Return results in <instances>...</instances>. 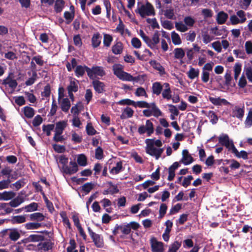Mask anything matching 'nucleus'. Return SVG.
I'll list each match as a JSON object with an SVG mask.
<instances>
[{
	"label": "nucleus",
	"mask_w": 252,
	"mask_h": 252,
	"mask_svg": "<svg viewBox=\"0 0 252 252\" xmlns=\"http://www.w3.org/2000/svg\"><path fill=\"white\" fill-rule=\"evenodd\" d=\"M140 134L146 133L148 136H151L154 132V127L151 120H147L145 125L140 126L137 129Z\"/></svg>",
	"instance_id": "obj_6"
},
{
	"label": "nucleus",
	"mask_w": 252,
	"mask_h": 252,
	"mask_svg": "<svg viewBox=\"0 0 252 252\" xmlns=\"http://www.w3.org/2000/svg\"><path fill=\"white\" fill-rule=\"evenodd\" d=\"M209 100L212 104L216 106L226 105L229 104V102L225 99L221 98L219 97L209 96Z\"/></svg>",
	"instance_id": "obj_13"
},
{
	"label": "nucleus",
	"mask_w": 252,
	"mask_h": 252,
	"mask_svg": "<svg viewBox=\"0 0 252 252\" xmlns=\"http://www.w3.org/2000/svg\"><path fill=\"white\" fill-rule=\"evenodd\" d=\"M67 126V121L58 122L55 125V132L63 133V131Z\"/></svg>",
	"instance_id": "obj_17"
},
{
	"label": "nucleus",
	"mask_w": 252,
	"mask_h": 252,
	"mask_svg": "<svg viewBox=\"0 0 252 252\" xmlns=\"http://www.w3.org/2000/svg\"><path fill=\"white\" fill-rule=\"evenodd\" d=\"M245 71L247 79L249 82L252 83V67L250 66L246 68Z\"/></svg>",
	"instance_id": "obj_62"
},
{
	"label": "nucleus",
	"mask_w": 252,
	"mask_h": 252,
	"mask_svg": "<svg viewBox=\"0 0 252 252\" xmlns=\"http://www.w3.org/2000/svg\"><path fill=\"white\" fill-rule=\"evenodd\" d=\"M26 221V216L20 215L14 216L11 220L12 224L22 223Z\"/></svg>",
	"instance_id": "obj_35"
},
{
	"label": "nucleus",
	"mask_w": 252,
	"mask_h": 252,
	"mask_svg": "<svg viewBox=\"0 0 252 252\" xmlns=\"http://www.w3.org/2000/svg\"><path fill=\"white\" fill-rule=\"evenodd\" d=\"M23 202V198L21 196H18L9 202V204L12 207H17Z\"/></svg>",
	"instance_id": "obj_38"
},
{
	"label": "nucleus",
	"mask_w": 252,
	"mask_h": 252,
	"mask_svg": "<svg viewBox=\"0 0 252 252\" xmlns=\"http://www.w3.org/2000/svg\"><path fill=\"white\" fill-rule=\"evenodd\" d=\"M78 81L75 79H71L67 87L68 92H76L78 90Z\"/></svg>",
	"instance_id": "obj_28"
},
{
	"label": "nucleus",
	"mask_w": 252,
	"mask_h": 252,
	"mask_svg": "<svg viewBox=\"0 0 252 252\" xmlns=\"http://www.w3.org/2000/svg\"><path fill=\"white\" fill-rule=\"evenodd\" d=\"M193 161V158L191 155L189 153V151L185 149L182 151V158L181 162L185 165H189Z\"/></svg>",
	"instance_id": "obj_12"
},
{
	"label": "nucleus",
	"mask_w": 252,
	"mask_h": 252,
	"mask_svg": "<svg viewBox=\"0 0 252 252\" xmlns=\"http://www.w3.org/2000/svg\"><path fill=\"white\" fill-rule=\"evenodd\" d=\"M151 40V47L159 42V33L158 31H156L154 33Z\"/></svg>",
	"instance_id": "obj_48"
},
{
	"label": "nucleus",
	"mask_w": 252,
	"mask_h": 252,
	"mask_svg": "<svg viewBox=\"0 0 252 252\" xmlns=\"http://www.w3.org/2000/svg\"><path fill=\"white\" fill-rule=\"evenodd\" d=\"M89 68L86 66L78 65L76 67L75 70V75L77 77L82 76L87 72V69Z\"/></svg>",
	"instance_id": "obj_32"
},
{
	"label": "nucleus",
	"mask_w": 252,
	"mask_h": 252,
	"mask_svg": "<svg viewBox=\"0 0 252 252\" xmlns=\"http://www.w3.org/2000/svg\"><path fill=\"white\" fill-rule=\"evenodd\" d=\"M59 104L63 111L67 112L70 107V102L69 100L67 98H63L59 100Z\"/></svg>",
	"instance_id": "obj_15"
},
{
	"label": "nucleus",
	"mask_w": 252,
	"mask_h": 252,
	"mask_svg": "<svg viewBox=\"0 0 252 252\" xmlns=\"http://www.w3.org/2000/svg\"><path fill=\"white\" fill-rule=\"evenodd\" d=\"M162 89V86L161 84L159 82H155L152 85V92L153 94L158 95L160 93Z\"/></svg>",
	"instance_id": "obj_33"
},
{
	"label": "nucleus",
	"mask_w": 252,
	"mask_h": 252,
	"mask_svg": "<svg viewBox=\"0 0 252 252\" xmlns=\"http://www.w3.org/2000/svg\"><path fill=\"white\" fill-rule=\"evenodd\" d=\"M77 161L78 164L81 166H85L87 164L86 157L84 155H79L77 157Z\"/></svg>",
	"instance_id": "obj_45"
},
{
	"label": "nucleus",
	"mask_w": 252,
	"mask_h": 252,
	"mask_svg": "<svg viewBox=\"0 0 252 252\" xmlns=\"http://www.w3.org/2000/svg\"><path fill=\"white\" fill-rule=\"evenodd\" d=\"M199 70L189 66V70L187 72V74L188 77L190 79H193L199 76Z\"/></svg>",
	"instance_id": "obj_22"
},
{
	"label": "nucleus",
	"mask_w": 252,
	"mask_h": 252,
	"mask_svg": "<svg viewBox=\"0 0 252 252\" xmlns=\"http://www.w3.org/2000/svg\"><path fill=\"white\" fill-rule=\"evenodd\" d=\"M150 243L153 252H163V244L153 237L151 239Z\"/></svg>",
	"instance_id": "obj_10"
},
{
	"label": "nucleus",
	"mask_w": 252,
	"mask_h": 252,
	"mask_svg": "<svg viewBox=\"0 0 252 252\" xmlns=\"http://www.w3.org/2000/svg\"><path fill=\"white\" fill-rule=\"evenodd\" d=\"M55 127V125L53 124H48L47 125H43L42 126L43 131L46 133L47 136H50L52 131Z\"/></svg>",
	"instance_id": "obj_46"
},
{
	"label": "nucleus",
	"mask_w": 252,
	"mask_h": 252,
	"mask_svg": "<svg viewBox=\"0 0 252 252\" xmlns=\"http://www.w3.org/2000/svg\"><path fill=\"white\" fill-rule=\"evenodd\" d=\"M37 204L36 203L33 202L28 205L26 206L24 209L26 210L27 212H31L37 210Z\"/></svg>",
	"instance_id": "obj_55"
},
{
	"label": "nucleus",
	"mask_w": 252,
	"mask_h": 252,
	"mask_svg": "<svg viewBox=\"0 0 252 252\" xmlns=\"http://www.w3.org/2000/svg\"><path fill=\"white\" fill-rule=\"evenodd\" d=\"M245 123L246 126L249 127L252 125V111L249 112Z\"/></svg>",
	"instance_id": "obj_64"
},
{
	"label": "nucleus",
	"mask_w": 252,
	"mask_h": 252,
	"mask_svg": "<svg viewBox=\"0 0 252 252\" xmlns=\"http://www.w3.org/2000/svg\"><path fill=\"white\" fill-rule=\"evenodd\" d=\"M24 94L26 95V97L28 99V100L32 103H35L36 101V98L35 95L29 92H24Z\"/></svg>",
	"instance_id": "obj_57"
},
{
	"label": "nucleus",
	"mask_w": 252,
	"mask_h": 252,
	"mask_svg": "<svg viewBox=\"0 0 252 252\" xmlns=\"http://www.w3.org/2000/svg\"><path fill=\"white\" fill-rule=\"evenodd\" d=\"M247 17L246 13L243 10L237 11L236 14L231 15L230 17V22L233 25L243 24L245 23Z\"/></svg>",
	"instance_id": "obj_5"
},
{
	"label": "nucleus",
	"mask_w": 252,
	"mask_h": 252,
	"mask_svg": "<svg viewBox=\"0 0 252 252\" xmlns=\"http://www.w3.org/2000/svg\"><path fill=\"white\" fill-rule=\"evenodd\" d=\"M95 185L92 183H87L85 184L83 186H82V190L88 193L94 187Z\"/></svg>",
	"instance_id": "obj_51"
},
{
	"label": "nucleus",
	"mask_w": 252,
	"mask_h": 252,
	"mask_svg": "<svg viewBox=\"0 0 252 252\" xmlns=\"http://www.w3.org/2000/svg\"><path fill=\"white\" fill-rule=\"evenodd\" d=\"M113 40V38L111 35L108 34L104 35L103 44L104 46L108 47L110 46L111 43Z\"/></svg>",
	"instance_id": "obj_53"
},
{
	"label": "nucleus",
	"mask_w": 252,
	"mask_h": 252,
	"mask_svg": "<svg viewBox=\"0 0 252 252\" xmlns=\"http://www.w3.org/2000/svg\"><path fill=\"white\" fill-rule=\"evenodd\" d=\"M219 143L226 147L229 150L232 151L235 148L232 140L230 139L228 135L222 134L219 137Z\"/></svg>",
	"instance_id": "obj_9"
},
{
	"label": "nucleus",
	"mask_w": 252,
	"mask_h": 252,
	"mask_svg": "<svg viewBox=\"0 0 252 252\" xmlns=\"http://www.w3.org/2000/svg\"><path fill=\"white\" fill-rule=\"evenodd\" d=\"M228 18V14L222 11L217 14L216 21L219 24L222 25L225 23Z\"/></svg>",
	"instance_id": "obj_14"
},
{
	"label": "nucleus",
	"mask_w": 252,
	"mask_h": 252,
	"mask_svg": "<svg viewBox=\"0 0 252 252\" xmlns=\"http://www.w3.org/2000/svg\"><path fill=\"white\" fill-rule=\"evenodd\" d=\"M101 37L99 33H96L94 34L92 38V44L94 48L97 47L101 43Z\"/></svg>",
	"instance_id": "obj_29"
},
{
	"label": "nucleus",
	"mask_w": 252,
	"mask_h": 252,
	"mask_svg": "<svg viewBox=\"0 0 252 252\" xmlns=\"http://www.w3.org/2000/svg\"><path fill=\"white\" fill-rule=\"evenodd\" d=\"M123 69L124 67L121 64H115L113 66V70L114 74L120 79L123 81L132 80L131 75L125 72Z\"/></svg>",
	"instance_id": "obj_4"
},
{
	"label": "nucleus",
	"mask_w": 252,
	"mask_h": 252,
	"mask_svg": "<svg viewBox=\"0 0 252 252\" xmlns=\"http://www.w3.org/2000/svg\"><path fill=\"white\" fill-rule=\"evenodd\" d=\"M212 48L218 53H220L222 51L221 43L219 41H217L212 43Z\"/></svg>",
	"instance_id": "obj_60"
},
{
	"label": "nucleus",
	"mask_w": 252,
	"mask_h": 252,
	"mask_svg": "<svg viewBox=\"0 0 252 252\" xmlns=\"http://www.w3.org/2000/svg\"><path fill=\"white\" fill-rule=\"evenodd\" d=\"M171 37L173 44L175 45H179L182 43L181 38L178 33L175 32H172L171 34Z\"/></svg>",
	"instance_id": "obj_30"
},
{
	"label": "nucleus",
	"mask_w": 252,
	"mask_h": 252,
	"mask_svg": "<svg viewBox=\"0 0 252 252\" xmlns=\"http://www.w3.org/2000/svg\"><path fill=\"white\" fill-rule=\"evenodd\" d=\"M123 170V165L122 161L117 162L116 166H114L111 170L110 173L113 174H117Z\"/></svg>",
	"instance_id": "obj_39"
},
{
	"label": "nucleus",
	"mask_w": 252,
	"mask_h": 252,
	"mask_svg": "<svg viewBox=\"0 0 252 252\" xmlns=\"http://www.w3.org/2000/svg\"><path fill=\"white\" fill-rule=\"evenodd\" d=\"M179 164L178 162H175L168 169L169 175L168 180L172 181L175 177V171L179 167Z\"/></svg>",
	"instance_id": "obj_16"
},
{
	"label": "nucleus",
	"mask_w": 252,
	"mask_h": 252,
	"mask_svg": "<svg viewBox=\"0 0 252 252\" xmlns=\"http://www.w3.org/2000/svg\"><path fill=\"white\" fill-rule=\"evenodd\" d=\"M87 73L88 76L92 79L96 78L98 76L102 77L105 75V71L102 67L94 66L92 68H88Z\"/></svg>",
	"instance_id": "obj_8"
},
{
	"label": "nucleus",
	"mask_w": 252,
	"mask_h": 252,
	"mask_svg": "<svg viewBox=\"0 0 252 252\" xmlns=\"http://www.w3.org/2000/svg\"><path fill=\"white\" fill-rule=\"evenodd\" d=\"M15 196V193L12 191L2 192L3 200L7 201L14 198Z\"/></svg>",
	"instance_id": "obj_47"
},
{
	"label": "nucleus",
	"mask_w": 252,
	"mask_h": 252,
	"mask_svg": "<svg viewBox=\"0 0 252 252\" xmlns=\"http://www.w3.org/2000/svg\"><path fill=\"white\" fill-rule=\"evenodd\" d=\"M71 140L74 143H79L82 141L81 136L75 131H71Z\"/></svg>",
	"instance_id": "obj_52"
},
{
	"label": "nucleus",
	"mask_w": 252,
	"mask_h": 252,
	"mask_svg": "<svg viewBox=\"0 0 252 252\" xmlns=\"http://www.w3.org/2000/svg\"><path fill=\"white\" fill-rule=\"evenodd\" d=\"M123 50V44L121 42H118L114 44L112 48V52L115 55L121 54Z\"/></svg>",
	"instance_id": "obj_26"
},
{
	"label": "nucleus",
	"mask_w": 252,
	"mask_h": 252,
	"mask_svg": "<svg viewBox=\"0 0 252 252\" xmlns=\"http://www.w3.org/2000/svg\"><path fill=\"white\" fill-rule=\"evenodd\" d=\"M201 36L203 42L205 44L210 43L214 39V37L209 35L207 32H203Z\"/></svg>",
	"instance_id": "obj_41"
},
{
	"label": "nucleus",
	"mask_w": 252,
	"mask_h": 252,
	"mask_svg": "<svg viewBox=\"0 0 252 252\" xmlns=\"http://www.w3.org/2000/svg\"><path fill=\"white\" fill-rule=\"evenodd\" d=\"M92 237L95 246L97 247L101 248L103 246V240L101 237L97 234H92Z\"/></svg>",
	"instance_id": "obj_20"
},
{
	"label": "nucleus",
	"mask_w": 252,
	"mask_h": 252,
	"mask_svg": "<svg viewBox=\"0 0 252 252\" xmlns=\"http://www.w3.org/2000/svg\"><path fill=\"white\" fill-rule=\"evenodd\" d=\"M62 134V133L55 132L53 140L56 142H61L65 140V138Z\"/></svg>",
	"instance_id": "obj_61"
},
{
	"label": "nucleus",
	"mask_w": 252,
	"mask_h": 252,
	"mask_svg": "<svg viewBox=\"0 0 252 252\" xmlns=\"http://www.w3.org/2000/svg\"><path fill=\"white\" fill-rule=\"evenodd\" d=\"M143 113L147 117H150L151 116L158 117L162 115L161 112L154 103L150 104L147 109L143 111Z\"/></svg>",
	"instance_id": "obj_7"
},
{
	"label": "nucleus",
	"mask_w": 252,
	"mask_h": 252,
	"mask_svg": "<svg viewBox=\"0 0 252 252\" xmlns=\"http://www.w3.org/2000/svg\"><path fill=\"white\" fill-rule=\"evenodd\" d=\"M165 17L169 19H173L175 17L174 9L171 6L166 7L165 9L162 10Z\"/></svg>",
	"instance_id": "obj_18"
},
{
	"label": "nucleus",
	"mask_w": 252,
	"mask_h": 252,
	"mask_svg": "<svg viewBox=\"0 0 252 252\" xmlns=\"http://www.w3.org/2000/svg\"><path fill=\"white\" fill-rule=\"evenodd\" d=\"M135 94L137 96H145L146 97H148L145 89L142 87L138 88L136 90Z\"/></svg>",
	"instance_id": "obj_59"
},
{
	"label": "nucleus",
	"mask_w": 252,
	"mask_h": 252,
	"mask_svg": "<svg viewBox=\"0 0 252 252\" xmlns=\"http://www.w3.org/2000/svg\"><path fill=\"white\" fill-rule=\"evenodd\" d=\"M201 14L204 18L212 17L213 14V11L208 8H204L201 10Z\"/></svg>",
	"instance_id": "obj_56"
},
{
	"label": "nucleus",
	"mask_w": 252,
	"mask_h": 252,
	"mask_svg": "<svg viewBox=\"0 0 252 252\" xmlns=\"http://www.w3.org/2000/svg\"><path fill=\"white\" fill-rule=\"evenodd\" d=\"M62 169L63 173L69 175L76 173L78 170L77 164L73 161L70 162L69 166L64 165Z\"/></svg>",
	"instance_id": "obj_11"
},
{
	"label": "nucleus",
	"mask_w": 252,
	"mask_h": 252,
	"mask_svg": "<svg viewBox=\"0 0 252 252\" xmlns=\"http://www.w3.org/2000/svg\"><path fill=\"white\" fill-rule=\"evenodd\" d=\"M30 218L31 220L41 221L44 220L45 216L40 213H34L30 215Z\"/></svg>",
	"instance_id": "obj_34"
},
{
	"label": "nucleus",
	"mask_w": 252,
	"mask_h": 252,
	"mask_svg": "<svg viewBox=\"0 0 252 252\" xmlns=\"http://www.w3.org/2000/svg\"><path fill=\"white\" fill-rule=\"evenodd\" d=\"M41 224L38 222H29L25 224V227L27 229H37L41 227Z\"/></svg>",
	"instance_id": "obj_54"
},
{
	"label": "nucleus",
	"mask_w": 252,
	"mask_h": 252,
	"mask_svg": "<svg viewBox=\"0 0 252 252\" xmlns=\"http://www.w3.org/2000/svg\"><path fill=\"white\" fill-rule=\"evenodd\" d=\"M2 83L5 85H8L13 90L15 89L17 86V83L16 80L12 79L9 77H7L3 80Z\"/></svg>",
	"instance_id": "obj_24"
},
{
	"label": "nucleus",
	"mask_w": 252,
	"mask_h": 252,
	"mask_svg": "<svg viewBox=\"0 0 252 252\" xmlns=\"http://www.w3.org/2000/svg\"><path fill=\"white\" fill-rule=\"evenodd\" d=\"M136 12L138 13L142 18L154 16L155 14L154 6L148 2L138 6L136 10Z\"/></svg>",
	"instance_id": "obj_3"
},
{
	"label": "nucleus",
	"mask_w": 252,
	"mask_h": 252,
	"mask_svg": "<svg viewBox=\"0 0 252 252\" xmlns=\"http://www.w3.org/2000/svg\"><path fill=\"white\" fill-rule=\"evenodd\" d=\"M133 110L131 108L127 107L124 109L120 116V118L122 119L131 118L133 115Z\"/></svg>",
	"instance_id": "obj_25"
},
{
	"label": "nucleus",
	"mask_w": 252,
	"mask_h": 252,
	"mask_svg": "<svg viewBox=\"0 0 252 252\" xmlns=\"http://www.w3.org/2000/svg\"><path fill=\"white\" fill-rule=\"evenodd\" d=\"M25 116L27 118L30 119L33 117L34 115L35 112L34 109L29 106H25L22 109Z\"/></svg>",
	"instance_id": "obj_21"
},
{
	"label": "nucleus",
	"mask_w": 252,
	"mask_h": 252,
	"mask_svg": "<svg viewBox=\"0 0 252 252\" xmlns=\"http://www.w3.org/2000/svg\"><path fill=\"white\" fill-rule=\"evenodd\" d=\"M174 57L177 60H182L185 56V52L182 48H175L173 51Z\"/></svg>",
	"instance_id": "obj_19"
},
{
	"label": "nucleus",
	"mask_w": 252,
	"mask_h": 252,
	"mask_svg": "<svg viewBox=\"0 0 252 252\" xmlns=\"http://www.w3.org/2000/svg\"><path fill=\"white\" fill-rule=\"evenodd\" d=\"M64 5L63 0H56L55 4V10L57 12H60L63 9Z\"/></svg>",
	"instance_id": "obj_44"
},
{
	"label": "nucleus",
	"mask_w": 252,
	"mask_h": 252,
	"mask_svg": "<svg viewBox=\"0 0 252 252\" xmlns=\"http://www.w3.org/2000/svg\"><path fill=\"white\" fill-rule=\"evenodd\" d=\"M181 246V243L180 242L175 241L169 247L168 252H177Z\"/></svg>",
	"instance_id": "obj_50"
},
{
	"label": "nucleus",
	"mask_w": 252,
	"mask_h": 252,
	"mask_svg": "<svg viewBox=\"0 0 252 252\" xmlns=\"http://www.w3.org/2000/svg\"><path fill=\"white\" fill-rule=\"evenodd\" d=\"M232 151L239 158H242L244 159H247L248 158V153L245 151H241L239 152L235 147Z\"/></svg>",
	"instance_id": "obj_37"
},
{
	"label": "nucleus",
	"mask_w": 252,
	"mask_h": 252,
	"mask_svg": "<svg viewBox=\"0 0 252 252\" xmlns=\"http://www.w3.org/2000/svg\"><path fill=\"white\" fill-rule=\"evenodd\" d=\"M38 249L43 252H46L52 248L51 245L49 242H44L39 244L38 246Z\"/></svg>",
	"instance_id": "obj_49"
},
{
	"label": "nucleus",
	"mask_w": 252,
	"mask_h": 252,
	"mask_svg": "<svg viewBox=\"0 0 252 252\" xmlns=\"http://www.w3.org/2000/svg\"><path fill=\"white\" fill-rule=\"evenodd\" d=\"M14 99L15 103L19 106H22L26 103V100L23 96H15Z\"/></svg>",
	"instance_id": "obj_58"
},
{
	"label": "nucleus",
	"mask_w": 252,
	"mask_h": 252,
	"mask_svg": "<svg viewBox=\"0 0 252 252\" xmlns=\"http://www.w3.org/2000/svg\"><path fill=\"white\" fill-rule=\"evenodd\" d=\"M9 238L12 241L17 240L20 236V233L17 229H10L8 232Z\"/></svg>",
	"instance_id": "obj_23"
},
{
	"label": "nucleus",
	"mask_w": 252,
	"mask_h": 252,
	"mask_svg": "<svg viewBox=\"0 0 252 252\" xmlns=\"http://www.w3.org/2000/svg\"><path fill=\"white\" fill-rule=\"evenodd\" d=\"M145 142L146 145L145 147L146 153L154 157L156 159H158L163 152V149L160 148L162 145L161 140L146 139Z\"/></svg>",
	"instance_id": "obj_1"
},
{
	"label": "nucleus",
	"mask_w": 252,
	"mask_h": 252,
	"mask_svg": "<svg viewBox=\"0 0 252 252\" xmlns=\"http://www.w3.org/2000/svg\"><path fill=\"white\" fill-rule=\"evenodd\" d=\"M226 164L229 165V167L232 169H238L240 167V164L234 159L226 160Z\"/></svg>",
	"instance_id": "obj_42"
},
{
	"label": "nucleus",
	"mask_w": 252,
	"mask_h": 252,
	"mask_svg": "<svg viewBox=\"0 0 252 252\" xmlns=\"http://www.w3.org/2000/svg\"><path fill=\"white\" fill-rule=\"evenodd\" d=\"M241 64L239 63H236L234 66V77L235 80H237L241 71Z\"/></svg>",
	"instance_id": "obj_43"
},
{
	"label": "nucleus",
	"mask_w": 252,
	"mask_h": 252,
	"mask_svg": "<svg viewBox=\"0 0 252 252\" xmlns=\"http://www.w3.org/2000/svg\"><path fill=\"white\" fill-rule=\"evenodd\" d=\"M150 63L153 68L158 71L161 75L165 74L164 68L160 63L156 62L155 61H151Z\"/></svg>",
	"instance_id": "obj_31"
},
{
	"label": "nucleus",
	"mask_w": 252,
	"mask_h": 252,
	"mask_svg": "<svg viewBox=\"0 0 252 252\" xmlns=\"http://www.w3.org/2000/svg\"><path fill=\"white\" fill-rule=\"evenodd\" d=\"M195 23V20L193 17L188 16L184 18V23L182 21L176 22L175 26L177 31L185 32L189 30V28L193 27Z\"/></svg>",
	"instance_id": "obj_2"
},
{
	"label": "nucleus",
	"mask_w": 252,
	"mask_h": 252,
	"mask_svg": "<svg viewBox=\"0 0 252 252\" xmlns=\"http://www.w3.org/2000/svg\"><path fill=\"white\" fill-rule=\"evenodd\" d=\"M233 116L242 119L244 115V110L243 108L236 106L232 111Z\"/></svg>",
	"instance_id": "obj_27"
},
{
	"label": "nucleus",
	"mask_w": 252,
	"mask_h": 252,
	"mask_svg": "<svg viewBox=\"0 0 252 252\" xmlns=\"http://www.w3.org/2000/svg\"><path fill=\"white\" fill-rule=\"evenodd\" d=\"M93 86L94 90L98 93H101L103 92L104 85L102 82L97 80L94 81Z\"/></svg>",
	"instance_id": "obj_36"
},
{
	"label": "nucleus",
	"mask_w": 252,
	"mask_h": 252,
	"mask_svg": "<svg viewBox=\"0 0 252 252\" xmlns=\"http://www.w3.org/2000/svg\"><path fill=\"white\" fill-rule=\"evenodd\" d=\"M83 108V106L81 102H79L72 107L71 112L73 114V116H78V114L82 111Z\"/></svg>",
	"instance_id": "obj_40"
},
{
	"label": "nucleus",
	"mask_w": 252,
	"mask_h": 252,
	"mask_svg": "<svg viewBox=\"0 0 252 252\" xmlns=\"http://www.w3.org/2000/svg\"><path fill=\"white\" fill-rule=\"evenodd\" d=\"M245 48L246 53L248 54H252V42L247 41L245 44Z\"/></svg>",
	"instance_id": "obj_63"
}]
</instances>
